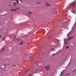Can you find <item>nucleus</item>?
I'll list each match as a JSON object with an SVG mask.
<instances>
[{
  "instance_id": "obj_3",
  "label": "nucleus",
  "mask_w": 76,
  "mask_h": 76,
  "mask_svg": "<svg viewBox=\"0 0 76 76\" xmlns=\"http://www.w3.org/2000/svg\"><path fill=\"white\" fill-rule=\"evenodd\" d=\"M72 38H73V37H69L68 39H67V41H69V40L71 39H72Z\"/></svg>"
},
{
  "instance_id": "obj_18",
  "label": "nucleus",
  "mask_w": 76,
  "mask_h": 76,
  "mask_svg": "<svg viewBox=\"0 0 76 76\" xmlns=\"http://www.w3.org/2000/svg\"><path fill=\"white\" fill-rule=\"evenodd\" d=\"M28 44H30V43H28Z\"/></svg>"
},
{
  "instance_id": "obj_12",
  "label": "nucleus",
  "mask_w": 76,
  "mask_h": 76,
  "mask_svg": "<svg viewBox=\"0 0 76 76\" xmlns=\"http://www.w3.org/2000/svg\"><path fill=\"white\" fill-rule=\"evenodd\" d=\"M54 50V49H52L51 51H52V50Z\"/></svg>"
},
{
  "instance_id": "obj_10",
  "label": "nucleus",
  "mask_w": 76,
  "mask_h": 76,
  "mask_svg": "<svg viewBox=\"0 0 76 76\" xmlns=\"http://www.w3.org/2000/svg\"><path fill=\"white\" fill-rule=\"evenodd\" d=\"M66 48H69V47L67 46Z\"/></svg>"
},
{
  "instance_id": "obj_19",
  "label": "nucleus",
  "mask_w": 76,
  "mask_h": 76,
  "mask_svg": "<svg viewBox=\"0 0 76 76\" xmlns=\"http://www.w3.org/2000/svg\"><path fill=\"white\" fill-rule=\"evenodd\" d=\"M14 66H15V65H14Z\"/></svg>"
},
{
  "instance_id": "obj_16",
  "label": "nucleus",
  "mask_w": 76,
  "mask_h": 76,
  "mask_svg": "<svg viewBox=\"0 0 76 76\" xmlns=\"http://www.w3.org/2000/svg\"><path fill=\"white\" fill-rule=\"evenodd\" d=\"M62 74V72H61V75Z\"/></svg>"
},
{
  "instance_id": "obj_13",
  "label": "nucleus",
  "mask_w": 76,
  "mask_h": 76,
  "mask_svg": "<svg viewBox=\"0 0 76 76\" xmlns=\"http://www.w3.org/2000/svg\"><path fill=\"white\" fill-rule=\"evenodd\" d=\"M31 57H29V58H31Z\"/></svg>"
},
{
  "instance_id": "obj_8",
  "label": "nucleus",
  "mask_w": 76,
  "mask_h": 76,
  "mask_svg": "<svg viewBox=\"0 0 76 76\" xmlns=\"http://www.w3.org/2000/svg\"><path fill=\"white\" fill-rule=\"evenodd\" d=\"M17 2V3H19V1H18V0H16Z\"/></svg>"
},
{
  "instance_id": "obj_7",
  "label": "nucleus",
  "mask_w": 76,
  "mask_h": 76,
  "mask_svg": "<svg viewBox=\"0 0 76 76\" xmlns=\"http://www.w3.org/2000/svg\"><path fill=\"white\" fill-rule=\"evenodd\" d=\"M16 2H14V6H15V5H16Z\"/></svg>"
},
{
  "instance_id": "obj_17",
  "label": "nucleus",
  "mask_w": 76,
  "mask_h": 76,
  "mask_svg": "<svg viewBox=\"0 0 76 76\" xmlns=\"http://www.w3.org/2000/svg\"><path fill=\"white\" fill-rule=\"evenodd\" d=\"M5 68H6V66H5Z\"/></svg>"
},
{
  "instance_id": "obj_20",
  "label": "nucleus",
  "mask_w": 76,
  "mask_h": 76,
  "mask_svg": "<svg viewBox=\"0 0 76 76\" xmlns=\"http://www.w3.org/2000/svg\"><path fill=\"white\" fill-rule=\"evenodd\" d=\"M1 37V36H0V37Z\"/></svg>"
},
{
  "instance_id": "obj_5",
  "label": "nucleus",
  "mask_w": 76,
  "mask_h": 76,
  "mask_svg": "<svg viewBox=\"0 0 76 76\" xmlns=\"http://www.w3.org/2000/svg\"><path fill=\"white\" fill-rule=\"evenodd\" d=\"M46 4L47 6H50V4L48 3H46Z\"/></svg>"
},
{
  "instance_id": "obj_9",
  "label": "nucleus",
  "mask_w": 76,
  "mask_h": 76,
  "mask_svg": "<svg viewBox=\"0 0 76 76\" xmlns=\"http://www.w3.org/2000/svg\"><path fill=\"white\" fill-rule=\"evenodd\" d=\"M12 10V11H16V10Z\"/></svg>"
},
{
  "instance_id": "obj_15",
  "label": "nucleus",
  "mask_w": 76,
  "mask_h": 76,
  "mask_svg": "<svg viewBox=\"0 0 76 76\" xmlns=\"http://www.w3.org/2000/svg\"><path fill=\"white\" fill-rule=\"evenodd\" d=\"M66 44L67 45V42H66Z\"/></svg>"
},
{
  "instance_id": "obj_11",
  "label": "nucleus",
  "mask_w": 76,
  "mask_h": 76,
  "mask_svg": "<svg viewBox=\"0 0 76 76\" xmlns=\"http://www.w3.org/2000/svg\"><path fill=\"white\" fill-rule=\"evenodd\" d=\"M19 9V8H16L17 10H18V9Z\"/></svg>"
},
{
  "instance_id": "obj_14",
  "label": "nucleus",
  "mask_w": 76,
  "mask_h": 76,
  "mask_svg": "<svg viewBox=\"0 0 76 76\" xmlns=\"http://www.w3.org/2000/svg\"><path fill=\"white\" fill-rule=\"evenodd\" d=\"M4 50V48H3V49H2V50Z\"/></svg>"
},
{
  "instance_id": "obj_22",
  "label": "nucleus",
  "mask_w": 76,
  "mask_h": 76,
  "mask_svg": "<svg viewBox=\"0 0 76 76\" xmlns=\"http://www.w3.org/2000/svg\"><path fill=\"white\" fill-rule=\"evenodd\" d=\"M74 71H75L74 72Z\"/></svg>"
},
{
  "instance_id": "obj_21",
  "label": "nucleus",
  "mask_w": 76,
  "mask_h": 76,
  "mask_svg": "<svg viewBox=\"0 0 76 76\" xmlns=\"http://www.w3.org/2000/svg\"><path fill=\"white\" fill-rule=\"evenodd\" d=\"M66 75H68V74Z\"/></svg>"
},
{
  "instance_id": "obj_1",
  "label": "nucleus",
  "mask_w": 76,
  "mask_h": 76,
  "mask_svg": "<svg viewBox=\"0 0 76 76\" xmlns=\"http://www.w3.org/2000/svg\"><path fill=\"white\" fill-rule=\"evenodd\" d=\"M70 6H71V7L73 8L75 7V4H73V3H71L70 4Z\"/></svg>"
},
{
  "instance_id": "obj_6",
  "label": "nucleus",
  "mask_w": 76,
  "mask_h": 76,
  "mask_svg": "<svg viewBox=\"0 0 76 76\" xmlns=\"http://www.w3.org/2000/svg\"><path fill=\"white\" fill-rule=\"evenodd\" d=\"M22 43H23V42L21 41V42L20 44V45H22Z\"/></svg>"
},
{
  "instance_id": "obj_4",
  "label": "nucleus",
  "mask_w": 76,
  "mask_h": 76,
  "mask_svg": "<svg viewBox=\"0 0 76 76\" xmlns=\"http://www.w3.org/2000/svg\"><path fill=\"white\" fill-rule=\"evenodd\" d=\"M28 15H32V14L31 13V12H28Z\"/></svg>"
},
{
  "instance_id": "obj_2",
  "label": "nucleus",
  "mask_w": 76,
  "mask_h": 76,
  "mask_svg": "<svg viewBox=\"0 0 76 76\" xmlns=\"http://www.w3.org/2000/svg\"><path fill=\"white\" fill-rule=\"evenodd\" d=\"M49 67L50 66H49L48 65H47L46 66H45V69H47L48 70H49Z\"/></svg>"
}]
</instances>
